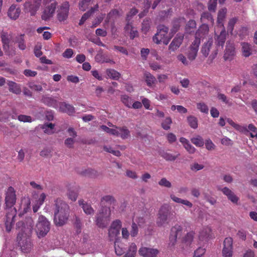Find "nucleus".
<instances>
[{"label":"nucleus","instance_id":"obj_18","mask_svg":"<svg viewBox=\"0 0 257 257\" xmlns=\"http://www.w3.org/2000/svg\"><path fill=\"white\" fill-rule=\"evenodd\" d=\"M223 244V256L224 257H231L233 253L232 239L231 237H226L224 240Z\"/></svg>","mask_w":257,"mask_h":257},{"label":"nucleus","instance_id":"obj_44","mask_svg":"<svg viewBox=\"0 0 257 257\" xmlns=\"http://www.w3.org/2000/svg\"><path fill=\"white\" fill-rule=\"evenodd\" d=\"M114 248L115 253L118 255H121L124 252V248L122 247V243L118 241H115Z\"/></svg>","mask_w":257,"mask_h":257},{"label":"nucleus","instance_id":"obj_39","mask_svg":"<svg viewBox=\"0 0 257 257\" xmlns=\"http://www.w3.org/2000/svg\"><path fill=\"white\" fill-rule=\"evenodd\" d=\"M185 22V20L183 17L174 20L173 22V28L172 29V33H176L179 28L180 24H183Z\"/></svg>","mask_w":257,"mask_h":257},{"label":"nucleus","instance_id":"obj_57","mask_svg":"<svg viewBox=\"0 0 257 257\" xmlns=\"http://www.w3.org/2000/svg\"><path fill=\"white\" fill-rule=\"evenodd\" d=\"M171 109L172 111L177 110L180 113H186L187 112V109L182 105H173L171 107Z\"/></svg>","mask_w":257,"mask_h":257},{"label":"nucleus","instance_id":"obj_10","mask_svg":"<svg viewBox=\"0 0 257 257\" xmlns=\"http://www.w3.org/2000/svg\"><path fill=\"white\" fill-rule=\"evenodd\" d=\"M16 202V191L12 187H9L5 193V203L7 207L11 208Z\"/></svg>","mask_w":257,"mask_h":257},{"label":"nucleus","instance_id":"obj_37","mask_svg":"<svg viewBox=\"0 0 257 257\" xmlns=\"http://www.w3.org/2000/svg\"><path fill=\"white\" fill-rule=\"evenodd\" d=\"M227 13V9L223 8L220 10L218 13L217 24L219 26L223 27V22Z\"/></svg>","mask_w":257,"mask_h":257},{"label":"nucleus","instance_id":"obj_24","mask_svg":"<svg viewBox=\"0 0 257 257\" xmlns=\"http://www.w3.org/2000/svg\"><path fill=\"white\" fill-rule=\"evenodd\" d=\"M242 127L244 129V132H240V133L245 135H249L252 138H257V128L252 123L249 124L248 125H242Z\"/></svg>","mask_w":257,"mask_h":257},{"label":"nucleus","instance_id":"obj_31","mask_svg":"<svg viewBox=\"0 0 257 257\" xmlns=\"http://www.w3.org/2000/svg\"><path fill=\"white\" fill-rule=\"evenodd\" d=\"M213 43V40L212 38H209L208 40L202 46L201 52L205 57H207L209 55L210 48H211Z\"/></svg>","mask_w":257,"mask_h":257},{"label":"nucleus","instance_id":"obj_6","mask_svg":"<svg viewBox=\"0 0 257 257\" xmlns=\"http://www.w3.org/2000/svg\"><path fill=\"white\" fill-rule=\"evenodd\" d=\"M168 27L164 25L160 26L157 33L153 38V42L157 44L163 43L165 45H168L171 39V37L168 35Z\"/></svg>","mask_w":257,"mask_h":257},{"label":"nucleus","instance_id":"obj_60","mask_svg":"<svg viewBox=\"0 0 257 257\" xmlns=\"http://www.w3.org/2000/svg\"><path fill=\"white\" fill-rule=\"evenodd\" d=\"M29 87L33 90L36 91H42L43 90L42 86L40 84H37L34 82L29 83Z\"/></svg>","mask_w":257,"mask_h":257},{"label":"nucleus","instance_id":"obj_40","mask_svg":"<svg viewBox=\"0 0 257 257\" xmlns=\"http://www.w3.org/2000/svg\"><path fill=\"white\" fill-rule=\"evenodd\" d=\"M201 21L204 23L207 22L212 24L214 23V20L212 16L208 12H205L202 14Z\"/></svg>","mask_w":257,"mask_h":257},{"label":"nucleus","instance_id":"obj_25","mask_svg":"<svg viewBox=\"0 0 257 257\" xmlns=\"http://www.w3.org/2000/svg\"><path fill=\"white\" fill-rule=\"evenodd\" d=\"M57 108L60 111L67 113L69 115H72L75 112L74 107L65 102H59Z\"/></svg>","mask_w":257,"mask_h":257},{"label":"nucleus","instance_id":"obj_5","mask_svg":"<svg viewBox=\"0 0 257 257\" xmlns=\"http://www.w3.org/2000/svg\"><path fill=\"white\" fill-rule=\"evenodd\" d=\"M100 128L106 133L114 136L117 137H120L123 140L127 139L130 136V132L126 126L115 127L114 128H109L106 125H102Z\"/></svg>","mask_w":257,"mask_h":257},{"label":"nucleus","instance_id":"obj_35","mask_svg":"<svg viewBox=\"0 0 257 257\" xmlns=\"http://www.w3.org/2000/svg\"><path fill=\"white\" fill-rule=\"evenodd\" d=\"M241 51L243 56L245 57H249L252 54V48L251 45L245 42L242 43Z\"/></svg>","mask_w":257,"mask_h":257},{"label":"nucleus","instance_id":"obj_38","mask_svg":"<svg viewBox=\"0 0 257 257\" xmlns=\"http://www.w3.org/2000/svg\"><path fill=\"white\" fill-rule=\"evenodd\" d=\"M106 74L108 78L114 80H118L120 76V74L113 69H106Z\"/></svg>","mask_w":257,"mask_h":257},{"label":"nucleus","instance_id":"obj_30","mask_svg":"<svg viewBox=\"0 0 257 257\" xmlns=\"http://www.w3.org/2000/svg\"><path fill=\"white\" fill-rule=\"evenodd\" d=\"M78 203L81 206L85 214L87 215H93L94 214V210L89 204L85 202L83 200H79Z\"/></svg>","mask_w":257,"mask_h":257},{"label":"nucleus","instance_id":"obj_29","mask_svg":"<svg viewBox=\"0 0 257 257\" xmlns=\"http://www.w3.org/2000/svg\"><path fill=\"white\" fill-rule=\"evenodd\" d=\"M78 194V189L76 186H71L68 189L67 196L72 201L76 200Z\"/></svg>","mask_w":257,"mask_h":257},{"label":"nucleus","instance_id":"obj_2","mask_svg":"<svg viewBox=\"0 0 257 257\" xmlns=\"http://www.w3.org/2000/svg\"><path fill=\"white\" fill-rule=\"evenodd\" d=\"M50 222L42 215H39L35 226L36 232L39 238L44 237L50 231Z\"/></svg>","mask_w":257,"mask_h":257},{"label":"nucleus","instance_id":"obj_22","mask_svg":"<svg viewBox=\"0 0 257 257\" xmlns=\"http://www.w3.org/2000/svg\"><path fill=\"white\" fill-rule=\"evenodd\" d=\"M21 12V9L19 6L13 5L9 8L7 14L11 20H16L19 17Z\"/></svg>","mask_w":257,"mask_h":257},{"label":"nucleus","instance_id":"obj_15","mask_svg":"<svg viewBox=\"0 0 257 257\" xmlns=\"http://www.w3.org/2000/svg\"><path fill=\"white\" fill-rule=\"evenodd\" d=\"M159 251L157 248L142 246L139 249V254L143 257H157Z\"/></svg>","mask_w":257,"mask_h":257},{"label":"nucleus","instance_id":"obj_48","mask_svg":"<svg viewBox=\"0 0 257 257\" xmlns=\"http://www.w3.org/2000/svg\"><path fill=\"white\" fill-rule=\"evenodd\" d=\"M187 120L192 128L195 129L198 127V120L196 117L193 116H189L187 117Z\"/></svg>","mask_w":257,"mask_h":257},{"label":"nucleus","instance_id":"obj_41","mask_svg":"<svg viewBox=\"0 0 257 257\" xmlns=\"http://www.w3.org/2000/svg\"><path fill=\"white\" fill-rule=\"evenodd\" d=\"M121 100L123 104L128 108H132V104L133 102V99L127 95H122Z\"/></svg>","mask_w":257,"mask_h":257},{"label":"nucleus","instance_id":"obj_26","mask_svg":"<svg viewBox=\"0 0 257 257\" xmlns=\"http://www.w3.org/2000/svg\"><path fill=\"white\" fill-rule=\"evenodd\" d=\"M42 101L48 106L57 108L59 102L54 97L48 96H43Z\"/></svg>","mask_w":257,"mask_h":257},{"label":"nucleus","instance_id":"obj_42","mask_svg":"<svg viewBox=\"0 0 257 257\" xmlns=\"http://www.w3.org/2000/svg\"><path fill=\"white\" fill-rule=\"evenodd\" d=\"M54 124L52 123H45L42 125L41 128L44 132L47 134H52L54 133Z\"/></svg>","mask_w":257,"mask_h":257},{"label":"nucleus","instance_id":"obj_50","mask_svg":"<svg viewBox=\"0 0 257 257\" xmlns=\"http://www.w3.org/2000/svg\"><path fill=\"white\" fill-rule=\"evenodd\" d=\"M101 203L105 202L110 204H114L116 202V200L111 195H105L101 198Z\"/></svg>","mask_w":257,"mask_h":257},{"label":"nucleus","instance_id":"obj_21","mask_svg":"<svg viewBox=\"0 0 257 257\" xmlns=\"http://www.w3.org/2000/svg\"><path fill=\"white\" fill-rule=\"evenodd\" d=\"M2 41L3 44L4 49L9 55H13L15 54V50L12 49L10 50L9 46L10 39L8 34L6 33H3L1 35Z\"/></svg>","mask_w":257,"mask_h":257},{"label":"nucleus","instance_id":"obj_16","mask_svg":"<svg viewBox=\"0 0 257 257\" xmlns=\"http://www.w3.org/2000/svg\"><path fill=\"white\" fill-rule=\"evenodd\" d=\"M54 215L55 225L61 226L67 222L69 216V211L54 214Z\"/></svg>","mask_w":257,"mask_h":257},{"label":"nucleus","instance_id":"obj_12","mask_svg":"<svg viewBox=\"0 0 257 257\" xmlns=\"http://www.w3.org/2000/svg\"><path fill=\"white\" fill-rule=\"evenodd\" d=\"M69 10L68 2L63 3L57 11V18L60 22L64 21L68 18Z\"/></svg>","mask_w":257,"mask_h":257},{"label":"nucleus","instance_id":"obj_17","mask_svg":"<svg viewBox=\"0 0 257 257\" xmlns=\"http://www.w3.org/2000/svg\"><path fill=\"white\" fill-rule=\"evenodd\" d=\"M16 215V210L14 208H11L10 212H8L6 215V220L5 222L6 230L9 232L11 230L15 221V218Z\"/></svg>","mask_w":257,"mask_h":257},{"label":"nucleus","instance_id":"obj_7","mask_svg":"<svg viewBox=\"0 0 257 257\" xmlns=\"http://www.w3.org/2000/svg\"><path fill=\"white\" fill-rule=\"evenodd\" d=\"M226 40V32L224 28H222L219 35L215 38L216 49L211 55L212 59H214L217 54L219 49H222Z\"/></svg>","mask_w":257,"mask_h":257},{"label":"nucleus","instance_id":"obj_51","mask_svg":"<svg viewBox=\"0 0 257 257\" xmlns=\"http://www.w3.org/2000/svg\"><path fill=\"white\" fill-rule=\"evenodd\" d=\"M172 121L170 117H167L162 122V127L165 130H168L170 128V125L172 123Z\"/></svg>","mask_w":257,"mask_h":257},{"label":"nucleus","instance_id":"obj_47","mask_svg":"<svg viewBox=\"0 0 257 257\" xmlns=\"http://www.w3.org/2000/svg\"><path fill=\"white\" fill-rule=\"evenodd\" d=\"M195 232L193 231L187 233L184 238L183 241L187 245L190 244L193 241Z\"/></svg>","mask_w":257,"mask_h":257},{"label":"nucleus","instance_id":"obj_45","mask_svg":"<svg viewBox=\"0 0 257 257\" xmlns=\"http://www.w3.org/2000/svg\"><path fill=\"white\" fill-rule=\"evenodd\" d=\"M191 142L197 147H202L204 145L202 138L199 136L193 137L191 139Z\"/></svg>","mask_w":257,"mask_h":257},{"label":"nucleus","instance_id":"obj_63","mask_svg":"<svg viewBox=\"0 0 257 257\" xmlns=\"http://www.w3.org/2000/svg\"><path fill=\"white\" fill-rule=\"evenodd\" d=\"M196 22L194 20H190L186 25V31L187 33L191 32V29H194L196 27Z\"/></svg>","mask_w":257,"mask_h":257},{"label":"nucleus","instance_id":"obj_19","mask_svg":"<svg viewBox=\"0 0 257 257\" xmlns=\"http://www.w3.org/2000/svg\"><path fill=\"white\" fill-rule=\"evenodd\" d=\"M235 55L234 45L230 41H227L224 51V58L225 60H231Z\"/></svg>","mask_w":257,"mask_h":257},{"label":"nucleus","instance_id":"obj_61","mask_svg":"<svg viewBox=\"0 0 257 257\" xmlns=\"http://www.w3.org/2000/svg\"><path fill=\"white\" fill-rule=\"evenodd\" d=\"M237 22V19L235 18L230 19L228 22L227 26V31L230 33H232L234 26Z\"/></svg>","mask_w":257,"mask_h":257},{"label":"nucleus","instance_id":"obj_33","mask_svg":"<svg viewBox=\"0 0 257 257\" xmlns=\"http://www.w3.org/2000/svg\"><path fill=\"white\" fill-rule=\"evenodd\" d=\"M8 85L9 91L16 94H20L21 92V88L19 84L12 81H8Z\"/></svg>","mask_w":257,"mask_h":257},{"label":"nucleus","instance_id":"obj_4","mask_svg":"<svg viewBox=\"0 0 257 257\" xmlns=\"http://www.w3.org/2000/svg\"><path fill=\"white\" fill-rule=\"evenodd\" d=\"M23 227L19 231L17 236V240L22 251L24 253L29 252L33 247L30 239Z\"/></svg>","mask_w":257,"mask_h":257},{"label":"nucleus","instance_id":"obj_20","mask_svg":"<svg viewBox=\"0 0 257 257\" xmlns=\"http://www.w3.org/2000/svg\"><path fill=\"white\" fill-rule=\"evenodd\" d=\"M183 39V34H178L169 46V50L170 52H174L177 50L182 43Z\"/></svg>","mask_w":257,"mask_h":257},{"label":"nucleus","instance_id":"obj_28","mask_svg":"<svg viewBox=\"0 0 257 257\" xmlns=\"http://www.w3.org/2000/svg\"><path fill=\"white\" fill-rule=\"evenodd\" d=\"M125 32L130 34V37L131 39H134L135 37L139 36V33L137 30L134 28L131 23L128 22L124 27Z\"/></svg>","mask_w":257,"mask_h":257},{"label":"nucleus","instance_id":"obj_1","mask_svg":"<svg viewBox=\"0 0 257 257\" xmlns=\"http://www.w3.org/2000/svg\"><path fill=\"white\" fill-rule=\"evenodd\" d=\"M172 213L169 205L165 204L161 206L157 215L156 224L159 227H165L169 225Z\"/></svg>","mask_w":257,"mask_h":257},{"label":"nucleus","instance_id":"obj_52","mask_svg":"<svg viewBox=\"0 0 257 257\" xmlns=\"http://www.w3.org/2000/svg\"><path fill=\"white\" fill-rule=\"evenodd\" d=\"M119 234V230L113 228H109L108 235L110 240H115L116 237Z\"/></svg>","mask_w":257,"mask_h":257},{"label":"nucleus","instance_id":"obj_43","mask_svg":"<svg viewBox=\"0 0 257 257\" xmlns=\"http://www.w3.org/2000/svg\"><path fill=\"white\" fill-rule=\"evenodd\" d=\"M180 156L179 153L174 155L169 153H164L162 154V157L167 161H175Z\"/></svg>","mask_w":257,"mask_h":257},{"label":"nucleus","instance_id":"obj_8","mask_svg":"<svg viewBox=\"0 0 257 257\" xmlns=\"http://www.w3.org/2000/svg\"><path fill=\"white\" fill-rule=\"evenodd\" d=\"M42 5V0H28L24 5L25 10L34 16Z\"/></svg>","mask_w":257,"mask_h":257},{"label":"nucleus","instance_id":"obj_55","mask_svg":"<svg viewBox=\"0 0 257 257\" xmlns=\"http://www.w3.org/2000/svg\"><path fill=\"white\" fill-rule=\"evenodd\" d=\"M103 149L105 151L112 154L113 155L119 157L121 156V153L117 150H114L111 147L105 146L103 147Z\"/></svg>","mask_w":257,"mask_h":257},{"label":"nucleus","instance_id":"obj_23","mask_svg":"<svg viewBox=\"0 0 257 257\" xmlns=\"http://www.w3.org/2000/svg\"><path fill=\"white\" fill-rule=\"evenodd\" d=\"M209 32V27L208 25L203 24L196 32L195 40L198 39L200 44L201 39H204L208 34Z\"/></svg>","mask_w":257,"mask_h":257},{"label":"nucleus","instance_id":"obj_3","mask_svg":"<svg viewBox=\"0 0 257 257\" xmlns=\"http://www.w3.org/2000/svg\"><path fill=\"white\" fill-rule=\"evenodd\" d=\"M111 214L109 207L103 206L99 210L96 216V223L99 227H105L108 224L109 218Z\"/></svg>","mask_w":257,"mask_h":257},{"label":"nucleus","instance_id":"obj_59","mask_svg":"<svg viewBox=\"0 0 257 257\" xmlns=\"http://www.w3.org/2000/svg\"><path fill=\"white\" fill-rule=\"evenodd\" d=\"M150 28V22L148 20H144L142 23V31L144 34H146Z\"/></svg>","mask_w":257,"mask_h":257},{"label":"nucleus","instance_id":"obj_11","mask_svg":"<svg viewBox=\"0 0 257 257\" xmlns=\"http://www.w3.org/2000/svg\"><path fill=\"white\" fill-rule=\"evenodd\" d=\"M46 3H51L50 5L48 6L44 10L43 14L42 15V19L43 20L47 21L49 20L53 15L56 7L57 3L55 0H46Z\"/></svg>","mask_w":257,"mask_h":257},{"label":"nucleus","instance_id":"obj_58","mask_svg":"<svg viewBox=\"0 0 257 257\" xmlns=\"http://www.w3.org/2000/svg\"><path fill=\"white\" fill-rule=\"evenodd\" d=\"M17 43L18 44V47L20 50H24L26 49V46L25 44L23 35H21L18 38Z\"/></svg>","mask_w":257,"mask_h":257},{"label":"nucleus","instance_id":"obj_34","mask_svg":"<svg viewBox=\"0 0 257 257\" xmlns=\"http://www.w3.org/2000/svg\"><path fill=\"white\" fill-rule=\"evenodd\" d=\"M170 198L174 202L177 203L182 204L189 208H191L193 206L192 203L189 201L179 198L173 194H171L170 195Z\"/></svg>","mask_w":257,"mask_h":257},{"label":"nucleus","instance_id":"obj_56","mask_svg":"<svg viewBox=\"0 0 257 257\" xmlns=\"http://www.w3.org/2000/svg\"><path fill=\"white\" fill-rule=\"evenodd\" d=\"M197 108L202 113H208L209 109L208 106L204 102H200L197 104Z\"/></svg>","mask_w":257,"mask_h":257},{"label":"nucleus","instance_id":"obj_64","mask_svg":"<svg viewBox=\"0 0 257 257\" xmlns=\"http://www.w3.org/2000/svg\"><path fill=\"white\" fill-rule=\"evenodd\" d=\"M18 119L19 121L24 122H31L33 121L31 116L26 115H20L18 116Z\"/></svg>","mask_w":257,"mask_h":257},{"label":"nucleus","instance_id":"obj_53","mask_svg":"<svg viewBox=\"0 0 257 257\" xmlns=\"http://www.w3.org/2000/svg\"><path fill=\"white\" fill-rule=\"evenodd\" d=\"M227 122L235 129L239 132H244V129L242 127V125L235 123L232 119L227 118Z\"/></svg>","mask_w":257,"mask_h":257},{"label":"nucleus","instance_id":"obj_14","mask_svg":"<svg viewBox=\"0 0 257 257\" xmlns=\"http://www.w3.org/2000/svg\"><path fill=\"white\" fill-rule=\"evenodd\" d=\"M183 231L182 227L179 225L176 224L171 229V234L169 238V244L171 246L175 245L178 236L181 234Z\"/></svg>","mask_w":257,"mask_h":257},{"label":"nucleus","instance_id":"obj_13","mask_svg":"<svg viewBox=\"0 0 257 257\" xmlns=\"http://www.w3.org/2000/svg\"><path fill=\"white\" fill-rule=\"evenodd\" d=\"M199 45V40H198V39L194 40L192 43L191 45L188 48L186 52V55L190 60L192 61L196 58Z\"/></svg>","mask_w":257,"mask_h":257},{"label":"nucleus","instance_id":"obj_36","mask_svg":"<svg viewBox=\"0 0 257 257\" xmlns=\"http://www.w3.org/2000/svg\"><path fill=\"white\" fill-rule=\"evenodd\" d=\"M144 79L147 85L149 87H152L156 81V78L150 73L146 72L144 73Z\"/></svg>","mask_w":257,"mask_h":257},{"label":"nucleus","instance_id":"obj_9","mask_svg":"<svg viewBox=\"0 0 257 257\" xmlns=\"http://www.w3.org/2000/svg\"><path fill=\"white\" fill-rule=\"evenodd\" d=\"M52 210L54 214L59 213L65 211H68L70 210L69 206L65 201L60 198L55 199L52 206Z\"/></svg>","mask_w":257,"mask_h":257},{"label":"nucleus","instance_id":"obj_49","mask_svg":"<svg viewBox=\"0 0 257 257\" xmlns=\"http://www.w3.org/2000/svg\"><path fill=\"white\" fill-rule=\"evenodd\" d=\"M120 15L119 11L117 10L111 11L107 15V18L105 20V23H108L111 18H116Z\"/></svg>","mask_w":257,"mask_h":257},{"label":"nucleus","instance_id":"obj_46","mask_svg":"<svg viewBox=\"0 0 257 257\" xmlns=\"http://www.w3.org/2000/svg\"><path fill=\"white\" fill-rule=\"evenodd\" d=\"M217 98L224 103L226 104H227L229 106H231L232 105V103L230 101V99L228 98L225 94L221 93H219L217 94Z\"/></svg>","mask_w":257,"mask_h":257},{"label":"nucleus","instance_id":"obj_27","mask_svg":"<svg viewBox=\"0 0 257 257\" xmlns=\"http://www.w3.org/2000/svg\"><path fill=\"white\" fill-rule=\"evenodd\" d=\"M212 237V229L209 226L203 228L199 233V238L201 240H206Z\"/></svg>","mask_w":257,"mask_h":257},{"label":"nucleus","instance_id":"obj_54","mask_svg":"<svg viewBox=\"0 0 257 257\" xmlns=\"http://www.w3.org/2000/svg\"><path fill=\"white\" fill-rule=\"evenodd\" d=\"M158 184L162 187L170 188L172 187L171 183L166 178H162L158 182Z\"/></svg>","mask_w":257,"mask_h":257},{"label":"nucleus","instance_id":"obj_62","mask_svg":"<svg viewBox=\"0 0 257 257\" xmlns=\"http://www.w3.org/2000/svg\"><path fill=\"white\" fill-rule=\"evenodd\" d=\"M139 232L137 224L135 222H133L131 226V235L132 237H135L137 235Z\"/></svg>","mask_w":257,"mask_h":257},{"label":"nucleus","instance_id":"obj_32","mask_svg":"<svg viewBox=\"0 0 257 257\" xmlns=\"http://www.w3.org/2000/svg\"><path fill=\"white\" fill-rule=\"evenodd\" d=\"M222 191L232 202L234 203L237 202L238 198L229 189L224 187L222 189Z\"/></svg>","mask_w":257,"mask_h":257}]
</instances>
